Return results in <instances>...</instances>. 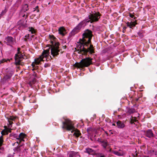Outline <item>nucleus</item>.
I'll list each match as a JSON object with an SVG mask.
<instances>
[{
	"instance_id": "19",
	"label": "nucleus",
	"mask_w": 157,
	"mask_h": 157,
	"mask_svg": "<svg viewBox=\"0 0 157 157\" xmlns=\"http://www.w3.org/2000/svg\"><path fill=\"white\" fill-rule=\"evenodd\" d=\"M15 64L16 66L21 65L23 66L24 65V63L21 61L22 59H15Z\"/></svg>"
},
{
	"instance_id": "42",
	"label": "nucleus",
	"mask_w": 157,
	"mask_h": 157,
	"mask_svg": "<svg viewBox=\"0 0 157 157\" xmlns=\"http://www.w3.org/2000/svg\"><path fill=\"white\" fill-rule=\"evenodd\" d=\"M126 27H124V28H123V33H124V31H125V29H126Z\"/></svg>"
},
{
	"instance_id": "54",
	"label": "nucleus",
	"mask_w": 157,
	"mask_h": 157,
	"mask_svg": "<svg viewBox=\"0 0 157 157\" xmlns=\"http://www.w3.org/2000/svg\"><path fill=\"white\" fill-rule=\"evenodd\" d=\"M27 16H26V18L27 17Z\"/></svg>"
},
{
	"instance_id": "7",
	"label": "nucleus",
	"mask_w": 157,
	"mask_h": 157,
	"mask_svg": "<svg viewBox=\"0 0 157 157\" xmlns=\"http://www.w3.org/2000/svg\"><path fill=\"white\" fill-rule=\"evenodd\" d=\"M15 41V39L11 36H8L5 39V42L6 44L7 45L10 46L13 45Z\"/></svg>"
},
{
	"instance_id": "1",
	"label": "nucleus",
	"mask_w": 157,
	"mask_h": 157,
	"mask_svg": "<svg viewBox=\"0 0 157 157\" xmlns=\"http://www.w3.org/2000/svg\"><path fill=\"white\" fill-rule=\"evenodd\" d=\"M92 32L87 29L82 35V38L80 39L78 42L77 48L80 52L85 53L89 52L90 54L94 53L93 45L91 44V40L92 37Z\"/></svg>"
},
{
	"instance_id": "49",
	"label": "nucleus",
	"mask_w": 157,
	"mask_h": 157,
	"mask_svg": "<svg viewBox=\"0 0 157 157\" xmlns=\"http://www.w3.org/2000/svg\"><path fill=\"white\" fill-rule=\"evenodd\" d=\"M63 48H66V46H63Z\"/></svg>"
},
{
	"instance_id": "18",
	"label": "nucleus",
	"mask_w": 157,
	"mask_h": 157,
	"mask_svg": "<svg viewBox=\"0 0 157 157\" xmlns=\"http://www.w3.org/2000/svg\"><path fill=\"white\" fill-rule=\"evenodd\" d=\"M99 141L101 143L102 146L105 149L106 147L109 144L107 141L106 140H101Z\"/></svg>"
},
{
	"instance_id": "40",
	"label": "nucleus",
	"mask_w": 157,
	"mask_h": 157,
	"mask_svg": "<svg viewBox=\"0 0 157 157\" xmlns=\"http://www.w3.org/2000/svg\"><path fill=\"white\" fill-rule=\"evenodd\" d=\"M33 75L35 77L37 78V74L35 72H34V74H33Z\"/></svg>"
},
{
	"instance_id": "46",
	"label": "nucleus",
	"mask_w": 157,
	"mask_h": 157,
	"mask_svg": "<svg viewBox=\"0 0 157 157\" xmlns=\"http://www.w3.org/2000/svg\"><path fill=\"white\" fill-rule=\"evenodd\" d=\"M84 59H93V58L88 57V58H84Z\"/></svg>"
},
{
	"instance_id": "44",
	"label": "nucleus",
	"mask_w": 157,
	"mask_h": 157,
	"mask_svg": "<svg viewBox=\"0 0 157 157\" xmlns=\"http://www.w3.org/2000/svg\"><path fill=\"white\" fill-rule=\"evenodd\" d=\"M4 127V129L8 130V128H7V126H5Z\"/></svg>"
},
{
	"instance_id": "53",
	"label": "nucleus",
	"mask_w": 157,
	"mask_h": 157,
	"mask_svg": "<svg viewBox=\"0 0 157 157\" xmlns=\"http://www.w3.org/2000/svg\"><path fill=\"white\" fill-rule=\"evenodd\" d=\"M105 133H106V134H108V133L107 132H105Z\"/></svg>"
},
{
	"instance_id": "50",
	"label": "nucleus",
	"mask_w": 157,
	"mask_h": 157,
	"mask_svg": "<svg viewBox=\"0 0 157 157\" xmlns=\"http://www.w3.org/2000/svg\"><path fill=\"white\" fill-rule=\"evenodd\" d=\"M112 125L113 126H116V124L115 123H113L112 124Z\"/></svg>"
},
{
	"instance_id": "16",
	"label": "nucleus",
	"mask_w": 157,
	"mask_h": 157,
	"mask_svg": "<svg viewBox=\"0 0 157 157\" xmlns=\"http://www.w3.org/2000/svg\"><path fill=\"white\" fill-rule=\"evenodd\" d=\"M117 126L118 128H122L125 127V125L124 123L120 121H118L117 122Z\"/></svg>"
},
{
	"instance_id": "29",
	"label": "nucleus",
	"mask_w": 157,
	"mask_h": 157,
	"mask_svg": "<svg viewBox=\"0 0 157 157\" xmlns=\"http://www.w3.org/2000/svg\"><path fill=\"white\" fill-rule=\"evenodd\" d=\"M29 31L31 32L32 34L35 33L36 32V30L32 27H29Z\"/></svg>"
},
{
	"instance_id": "21",
	"label": "nucleus",
	"mask_w": 157,
	"mask_h": 157,
	"mask_svg": "<svg viewBox=\"0 0 157 157\" xmlns=\"http://www.w3.org/2000/svg\"><path fill=\"white\" fill-rule=\"evenodd\" d=\"M24 40L25 41H27L31 40V38L30 36L28 34L25 35L24 37L23 38Z\"/></svg>"
},
{
	"instance_id": "17",
	"label": "nucleus",
	"mask_w": 157,
	"mask_h": 157,
	"mask_svg": "<svg viewBox=\"0 0 157 157\" xmlns=\"http://www.w3.org/2000/svg\"><path fill=\"white\" fill-rule=\"evenodd\" d=\"M69 157H75L76 156H79L78 152L74 151H71L68 154Z\"/></svg>"
},
{
	"instance_id": "33",
	"label": "nucleus",
	"mask_w": 157,
	"mask_h": 157,
	"mask_svg": "<svg viewBox=\"0 0 157 157\" xmlns=\"http://www.w3.org/2000/svg\"><path fill=\"white\" fill-rule=\"evenodd\" d=\"M38 8H39L38 6H36L35 8H33V9H34L33 11H36L37 12H39V10L38 9Z\"/></svg>"
},
{
	"instance_id": "20",
	"label": "nucleus",
	"mask_w": 157,
	"mask_h": 157,
	"mask_svg": "<svg viewBox=\"0 0 157 157\" xmlns=\"http://www.w3.org/2000/svg\"><path fill=\"white\" fill-rule=\"evenodd\" d=\"M127 26L130 28H132L135 26L136 24L134 22H128L127 23Z\"/></svg>"
},
{
	"instance_id": "14",
	"label": "nucleus",
	"mask_w": 157,
	"mask_h": 157,
	"mask_svg": "<svg viewBox=\"0 0 157 157\" xmlns=\"http://www.w3.org/2000/svg\"><path fill=\"white\" fill-rule=\"evenodd\" d=\"M23 148L22 145H19V144L17 147H15L14 148V151L16 153H18L22 152V149Z\"/></svg>"
},
{
	"instance_id": "39",
	"label": "nucleus",
	"mask_w": 157,
	"mask_h": 157,
	"mask_svg": "<svg viewBox=\"0 0 157 157\" xmlns=\"http://www.w3.org/2000/svg\"><path fill=\"white\" fill-rule=\"evenodd\" d=\"M129 16L131 18H133V17H134V15H133V14H131V13H129Z\"/></svg>"
},
{
	"instance_id": "13",
	"label": "nucleus",
	"mask_w": 157,
	"mask_h": 157,
	"mask_svg": "<svg viewBox=\"0 0 157 157\" xmlns=\"http://www.w3.org/2000/svg\"><path fill=\"white\" fill-rule=\"evenodd\" d=\"M25 59V55L21 52L17 53L15 56V59Z\"/></svg>"
},
{
	"instance_id": "15",
	"label": "nucleus",
	"mask_w": 157,
	"mask_h": 157,
	"mask_svg": "<svg viewBox=\"0 0 157 157\" xmlns=\"http://www.w3.org/2000/svg\"><path fill=\"white\" fill-rule=\"evenodd\" d=\"M59 33L62 36H64L66 33V30L63 27H60L58 29Z\"/></svg>"
},
{
	"instance_id": "43",
	"label": "nucleus",
	"mask_w": 157,
	"mask_h": 157,
	"mask_svg": "<svg viewBox=\"0 0 157 157\" xmlns=\"http://www.w3.org/2000/svg\"><path fill=\"white\" fill-rule=\"evenodd\" d=\"M20 48H17V53L21 52H20Z\"/></svg>"
},
{
	"instance_id": "31",
	"label": "nucleus",
	"mask_w": 157,
	"mask_h": 157,
	"mask_svg": "<svg viewBox=\"0 0 157 157\" xmlns=\"http://www.w3.org/2000/svg\"><path fill=\"white\" fill-rule=\"evenodd\" d=\"M17 118L18 117L17 116H10L9 117H7V119H9L11 121H14L15 119Z\"/></svg>"
},
{
	"instance_id": "3",
	"label": "nucleus",
	"mask_w": 157,
	"mask_h": 157,
	"mask_svg": "<svg viewBox=\"0 0 157 157\" xmlns=\"http://www.w3.org/2000/svg\"><path fill=\"white\" fill-rule=\"evenodd\" d=\"M63 119L64 121L62 122L63 124L62 126L63 128H65L68 131H70L72 130L73 132L75 131V132L74 133L73 135L75 136L76 137H78L81 135V133L78 130L76 129L75 130H74L75 128L72 124L71 121L68 118L64 117L63 118Z\"/></svg>"
},
{
	"instance_id": "22",
	"label": "nucleus",
	"mask_w": 157,
	"mask_h": 157,
	"mask_svg": "<svg viewBox=\"0 0 157 157\" xmlns=\"http://www.w3.org/2000/svg\"><path fill=\"white\" fill-rule=\"evenodd\" d=\"M24 21L23 20H21L17 23V24L18 25H19L20 27H24L25 26V25L24 24Z\"/></svg>"
},
{
	"instance_id": "28",
	"label": "nucleus",
	"mask_w": 157,
	"mask_h": 157,
	"mask_svg": "<svg viewBox=\"0 0 157 157\" xmlns=\"http://www.w3.org/2000/svg\"><path fill=\"white\" fill-rule=\"evenodd\" d=\"M1 133L2 134V136L3 135H7L8 134L7 130L6 129H3L2 130L1 132Z\"/></svg>"
},
{
	"instance_id": "57",
	"label": "nucleus",
	"mask_w": 157,
	"mask_h": 157,
	"mask_svg": "<svg viewBox=\"0 0 157 157\" xmlns=\"http://www.w3.org/2000/svg\"><path fill=\"white\" fill-rule=\"evenodd\" d=\"M3 1H4L5 0H3Z\"/></svg>"
},
{
	"instance_id": "55",
	"label": "nucleus",
	"mask_w": 157,
	"mask_h": 157,
	"mask_svg": "<svg viewBox=\"0 0 157 157\" xmlns=\"http://www.w3.org/2000/svg\"><path fill=\"white\" fill-rule=\"evenodd\" d=\"M94 59H95L96 58V57H94Z\"/></svg>"
},
{
	"instance_id": "10",
	"label": "nucleus",
	"mask_w": 157,
	"mask_h": 157,
	"mask_svg": "<svg viewBox=\"0 0 157 157\" xmlns=\"http://www.w3.org/2000/svg\"><path fill=\"white\" fill-rule=\"evenodd\" d=\"M144 135L146 137L151 138L154 136V134L152 130L151 129H148L144 131Z\"/></svg>"
},
{
	"instance_id": "4",
	"label": "nucleus",
	"mask_w": 157,
	"mask_h": 157,
	"mask_svg": "<svg viewBox=\"0 0 157 157\" xmlns=\"http://www.w3.org/2000/svg\"><path fill=\"white\" fill-rule=\"evenodd\" d=\"M93 59H81L79 62H76L74 65V67L78 68L83 69L85 67H88L90 65L93 64Z\"/></svg>"
},
{
	"instance_id": "23",
	"label": "nucleus",
	"mask_w": 157,
	"mask_h": 157,
	"mask_svg": "<svg viewBox=\"0 0 157 157\" xmlns=\"http://www.w3.org/2000/svg\"><path fill=\"white\" fill-rule=\"evenodd\" d=\"M3 136H1L0 137V150H2V151H3L4 150V148L2 147L3 144Z\"/></svg>"
},
{
	"instance_id": "8",
	"label": "nucleus",
	"mask_w": 157,
	"mask_h": 157,
	"mask_svg": "<svg viewBox=\"0 0 157 157\" xmlns=\"http://www.w3.org/2000/svg\"><path fill=\"white\" fill-rule=\"evenodd\" d=\"M6 75L4 77L3 79L7 80L10 78L13 74V71L12 69H7L6 70Z\"/></svg>"
},
{
	"instance_id": "38",
	"label": "nucleus",
	"mask_w": 157,
	"mask_h": 157,
	"mask_svg": "<svg viewBox=\"0 0 157 157\" xmlns=\"http://www.w3.org/2000/svg\"><path fill=\"white\" fill-rule=\"evenodd\" d=\"M11 128H9L8 129L7 131L8 133H9V132H11L12 129Z\"/></svg>"
},
{
	"instance_id": "34",
	"label": "nucleus",
	"mask_w": 157,
	"mask_h": 157,
	"mask_svg": "<svg viewBox=\"0 0 157 157\" xmlns=\"http://www.w3.org/2000/svg\"><path fill=\"white\" fill-rule=\"evenodd\" d=\"M8 120V122L9 123V127H10V128H11L12 127V124L13 123V122L11 121L10 120H9V119H7Z\"/></svg>"
},
{
	"instance_id": "30",
	"label": "nucleus",
	"mask_w": 157,
	"mask_h": 157,
	"mask_svg": "<svg viewBox=\"0 0 157 157\" xmlns=\"http://www.w3.org/2000/svg\"><path fill=\"white\" fill-rule=\"evenodd\" d=\"M112 153L114 154L118 155V156H121L123 155V153L121 152H119L117 151H113Z\"/></svg>"
},
{
	"instance_id": "45",
	"label": "nucleus",
	"mask_w": 157,
	"mask_h": 157,
	"mask_svg": "<svg viewBox=\"0 0 157 157\" xmlns=\"http://www.w3.org/2000/svg\"><path fill=\"white\" fill-rule=\"evenodd\" d=\"M100 157H105V155L103 154H102V155H101Z\"/></svg>"
},
{
	"instance_id": "41",
	"label": "nucleus",
	"mask_w": 157,
	"mask_h": 157,
	"mask_svg": "<svg viewBox=\"0 0 157 157\" xmlns=\"http://www.w3.org/2000/svg\"><path fill=\"white\" fill-rule=\"evenodd\" d=\"M105 121H106V122H110V120L108 118H106L105 119Z\"/></svg>"
},
{
	"instance_id": "48",
	"label": "nucleus",
	"mask_w": 157,
	"mask_h": 157,
	"mask_svg": "<svg viewBox=\"0 0 157 157\" xmlns=\"http://www.w3.org/2000/svg\"><path fill=\"white\" fill-rule=\"evenodd\" d=\"M109 151L110 152H112V149L111 148H110L109 150Z\"/></svg>"
},
{
	"instance_id": "5",
	"label": "nucleus",
	"mask_w": 157,
	"mask_h": 157,
	"mask_svg": "<svg viewBox=\"0 0 157 157\" xmlns=\"http://www.w3.org/2000/svg\"><path fill=\"white\" fill-rule=\"evenodd\" d=\"M100 16L101 14L99 12L93 13L90 14L88 16V18L86 19L89 20V22L92 23L94 22L98 21L100 17Z\"/></svg>"
},
{
	"instance_id": "52",
	"label": "nucleus",
	"mask_w": 157,
	"mask_h": 157,
	"mask_svg": "<svg viewBox=\"0 0 157 157\" xmlns=\"http://www.w3.org/2000/svg\"><path fill=\"white\" fill-rule=\"evenodd\" d=\"M19 67H20L19 66L17 67V68H19Z\"/></svg>"
},
{
	"instance_id": "11",
	"label": "nucleus",
	"mask_w": 157,
	"mask_h": 157,
	"mask_svg": "<svg viewBox=\"0 0 157 157\" xmlns=\"http://www.w3.org/2000/svg\"><path fill=\"white\" fill-rule=\"evenodd\" d=\"M84 152L87 153L90 155H94L96 151L90 147H87L85 149Z\"/></svg>"
},
{
	"instance_id": "37",
	"label": "nucleus",
	"mask_w": 157,
	"mask_h": 157,
	"mask_svg": "<svg viewBox=\"0 0 157 157\" xmlns=\"http://www.w3.org/2000/svg\"><path fill=\"white\" fill-rule=\"evenodd\" d=\"M50 66V63H45L44 67H48Z\"/></svg>"
},
{
	"instance_id": "2",
	"label": "nucleus",
	"mask_w": 157,
	"mask_h": 157,
	"mask_svg": "<svg viewBox=\"0 0 157 157\" xmlns=\"http://www.w3.org/2000/svg\"><path fill=\"white\" fill-rule=\"evenodd\" d=\"M56 38L54 36L52 39L50 40L51 45H48V47L49 48L46 50H44L42 53V55L39 58H35V59H43L45 58L46 59H52L51 56L49 55V50L51 48V54L53 57L59 55V44L58 42H56L55 40Z\"/></svg>"
},
{
	"instance_id": "6",
	"label": "nucleus",
	"mask_w": 157,
	"mask_h": 157,
	"mask_svg": "<svg viewBox=\"0 0 157 157\" xmlns=\"http://www.w3.org/2000/svg\"><path fill=\"white\" fill-rule=\"evenodd\" d=\"M89 20H86V19L83 21H81L78 24L72 31L71 33L72 35H74L75 34L78 33L81 29L82 27L85 26L84 24L86 23H89Z\"/></svg>"
},
{
	"instance_id": "24",
	"label": "nucleus",
	"mask_w": 157,
	"mask_h": 157,
	"mask_svg": "<svg viewBox=\"0 0 157 157\" xmlns=\"http://www.w3.org/2000/svg\"><path fill=\"white\" fill-rule=\"evenodd\" d=\"M130 123L132 124H135V122H137V120L136 119V117H132L130 119Z\"/></svg>"
},
{
	"instance_id": "12",
	"label": "nucleus",
	"mask_w": 157,
	"mask_h": 157,
	"mask_svg": "<svg viewBox=\"0 0 157 157\" xmlns=\"http://www.w3.org/2000/svg\"><path fill=\"white\" fill-rule=\"evenodd\" d=\"M25 134L23 133L22 132L20 133L18 137L17 138V139L19 140V142L18 141H17V143H21L22 141H24V138H25Z\"/></svg>"
},
{
	"instance_id": "25",
	"label": "nucleus",
	"mask_w": 157,
	"mask_h": 157,
	"mask_svg": "<svg viewBox=\"0 0 157 157\" xmlns=\"http://www.w3.org/2000/svg\"><path fill=\"white\" fill-rule=\"evenodd\" d=\"M135 110L134 109L128 108L127 109V112L130 114L135 113Z\"/></svg>"
},
{
	"instance_id": "32",
	"label": "nucleus",
	"mask_w": 157,
	"mask_h": 157,
	"mask_svg": "<svg viewBox=\"0 0 157 157\" xmlns=\"http://www.w3.org/2000/svg\"><path fill=\"white\" fill-rule=\"evenodd\" d=\"M7 12L6 9H5L3 10L2 11L1 14H0V17L2 16L3 15L5 14Z\"/></svg>"
},
{
	"instance_id": "47",
	"label": "nucleus",
	"mask_w": 157,
	"mask_h": 157,
	"mask_svg": "<svg viewBox=\"0 0 157 157\" xmlns=\"http://www.w3.org/2000/svg\"><path fill=\"white\" fill-rule=\"evenodd\" d=\"M140 98H136L135 99V100L136 101H137L139 100Z\"/></svg>"
},
{
	"instance_id": "36",
	"label": "nucleus",
	"mask_w": 157,
	"mask_h": 157,
	"mask_svg": "<svg viewBox=\"0 0 157 157\" xmlns=\"http://www.w3.org/2000/svg\"><path fill=\"white\" fill-rule=\"evenodd\" d=\"M103 153H96L95 152V154L94 155H96L97 157H100L101 155H102Z\"/></svg>"
},
{
	"instance_id": "26",
	"label": "nucleus",
	"mask_w": 157,
	"mask_h": 157,
	"mask_svg": "<svg viewBox=\"0 0 157 157\" xmlns=\"http://www.w3.org/2000/svg\"><path fill=\"white\" fill-rule=\"evenodd\" d=\"M36 82V79L35 78H33L32 80L30 81L29 82V84L30 86L32 85L33 84H34Z\"/></svg>"
},
{
	"instance_id": "9",
	"label": "nucleus",
	"mask_w": 157,
	"mask_h": 157,
	"mask_svg": "<svg viewBox=\"0 0 157 157\" xmlns=\"http://www.w3.org/2000/svg\"><path fill=\"white\" fill-rule=\"evenodd\" d=\"M44 59H34V61L32 63V65L33 68L32 69L33 71L37 68V66H36L35 65H39L41 64L40 62L43 61Z\"/></svg>"
},
{
	"instance_id": "56",
	"label": "nucleus",
	"mask_w": 157,
	"mask_h": 157,
	"mask_svg": "<svg viewBox=\"0 0 157 157\" xmlns=\"http://www.w3.org/2000/svg\"><path fill=\"white\" fill-rule=\"evenodd\" d=\"M46 61H48L47 59H46Z\"/></svg>"
},
{
	"instance_id": "35",
	"label": "nucleus",
	"mask_w": 157,
	"mask_h": 157,
	"mask_svg": "<svg viewBox=\"0 0 157 157\" xmlns=\"http://www.w3.org/2000/svg\"><path fill=\"white\" fill-rule=\"evenodd\" d=\"M10 59H2V60L0 61V64L6 62H7V61H10Z\"/></svg>"
},
{
	"instance_id": "27",
	"label": "nucleus",
	"mask_w": 157,
	"mask_h": 157,
	"mask_svg": "<svg viewBox=\"0 0 157 157\" xmlns=\"http://www.w3.org/2000/svg\"><path fill=\"white\" fill-rule=\"evenodd\" d=\"M23 10L24 12L27 11L29 10L28 5L25 4L23 5Z\"/></svg>"
},
{
	"instance_id": "51",
	"label": "nucleus",
	"mask_w": 157,
	"mask_h": 157,
	"mask_svg": "<svg viewBox=\"0 0 157 157\" xmlns=\"http://www.w3.org/2000/svg\"><path fill=\"white\" fill-rule=\"evenodd\" d=\"M25 15H23V17H25Z\"/></svg>"
}]
</instances>
